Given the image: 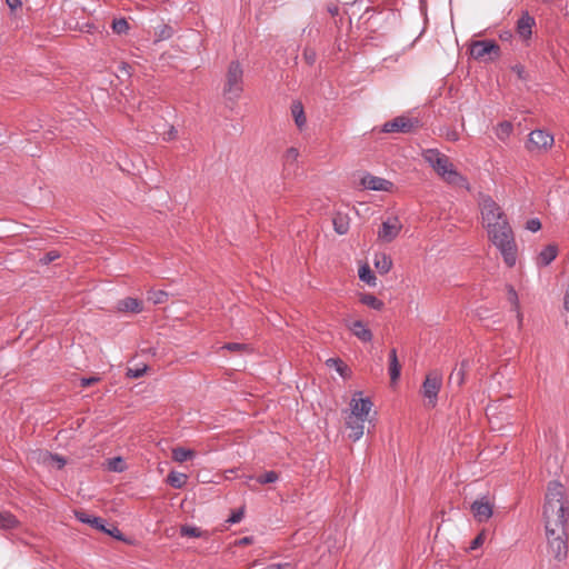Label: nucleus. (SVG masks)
<instances>
[{"instance_id": "46", "label": "nucleus", "mask_w": 569, "mask_h": 569, "mask_svg": "<svg viewBox=\"0 0 569 569\" xmlns=\"http://www.w3.org/2000/svg\"><path fill=\"white\" fill-rule=\"evenodd\" d=\"M485 541V535L483 533H480L472 541H471V545H470V549L471 550H475L477 548H479Z\"/></svg>"}, {"instance_id": "9", "label": "nucleus", "mask_w": 569, "mask_h": 569, "mask_svg": "<svg viewBox=\"0 0 569 569\" xmlns=\"http://www.w3.org/2000/svg\"><path fill=\"white\" fill-rule=\"evenodd\" d=\"M553 143V136L548 131L537 129L529 133L527 149L530 152L547 150Z\"/></svg>"}, {"instance_id": "43", "label": "nucleus", "mask_w": 569, "mask_h": 569, "mask_svg": "<svg viewBox=\"0 0 569 569\" xmlns=\"http://www.w3.org/2000/svg\"><path fill=\"white\" fill-rule=\"evenodd\" d=\"M101 531L118 539V540H123V536H122L121 531L116 526H111L110 528H107L104 526V530H101Z\"/></svg>"}, {"instance_id": "3", "label": "nucleus", "mask_w": 569, "mask_h": 569, "mask_svg": "<svg viewBox=\"0 0 569 569\" xmlns=\"http://www.w3.org/2000/svg\"><path fill=\"white\" fill-rule=\"evenodd\" d=\"M243 91V68L239 61H231L226 73L222 93L227 101L237 102Z\"/></svg>"}, {"instance_id": "52", "label": "nucleus", "mask_w": 569, "mask_h": 569, "mask_svg": "<svg viewBox=\"0 0 569 569\" xmlns=\"http://www.w3.org/2000/svg\"><path fill=\"white\" fill-rule=\"evenodd\" d=\"M6 2L11 9H16L21 6L20 0H6Z\"/></svg>"}, {"instance_id": "38", "label": "nucleus", "mask_w": 569, "mask_h": 569, "mask_svg": "<svg viewBox=\"0 0 569 569\" xmlns=\"http://www.w3.org/2000/svg\"><path fill=\"white\" fill-rule=\"evenodd\" d=\"M202 530L198 527H192V526H183L181 528V535L182 536H188V537H193V538H199L202 536Z\"/></svg>"}, {"instance_id": "8", "label": "nucleus", "mask_w": 569, "mask_h": 569, "mask_svg": "<svg viewBox=\"0 0 569 569\" xmlns=\"http://www.w3.org/2000/svg\"><path fill=\"white\" fill-rule=\"evenodd\" d=\"M419 121L405 116L396 117L395 119L383 123L381 131L386 133L402 132L409 133L417 128Z\"/></svg>"}, {"instance_id": "35", "label": "nucleus", "mask_w": 569, "mask_h": 569, "mask_svg": "<svg viewBox=\"0 0 569 569\" xmlns=\"http://www.w3.org/2000/svg\"><path fill=\"white\" fill-rule=\"evenodd\" d=\"M112 30L118 34H123L129 30L128 21L123 18L114 19L112 22Z\"/></svg>"}, {"instance_id": "14", "label": "nucleus", "mask_w": 569, "mask_h": 569, "mask_svg": "<svg viewBox=\"0 0 569 569\" xmlns=\"http://www.w3.org/2000/svg\"><path fill=\"white\" fill-rule=\"evenodd\" d=\"M535 24V18L531 17L528 12H525L517 21V33L521 39L528 40L531 37L532 28Z\"/></svg>"}, {"instance_id": "13", "label": "nucleus", "mask_w": 569, "mask_h": 569, "mask_svg": "<svg viewBox=\"0 0 569 569\" xmlns=\"http://www.w3.org/2000/svg\"><path fill=\"white\" fill-rule=\"evenodd\" d=\"M372 409V402L369 398L352 399L351 401V417L367 420Z\"/></svg>"}, {"instance_id": "55", "label": "nucleus", "mask_w": 569, "mask_h": 569, "mask_svg": "<svg viewBox=\"0 0 569 569\" xmlns=\"http://www.w3.org/2000/svg\"><path fill=\"white\" fill-rule=\"evenodd\" d=\"M241 542H243V543L248 542V538H243V539L241 540Z\"/></svg>"}, {"instance_id": "15", "label": "nucleus", "mask_w": 569, "mask_h": 569, "mask_svg": "<svg viewBox=\"0 0 569 569\" xmlns=\"http://www.w3.org/2000/svg\"><path fill=\"white\" fill-rule=\"evenodd\" d=\"M350 331L362 342L372 340V332L361 320H356L349 326Z\"/></svg>"}, {"instance_id": "2", "label": "nucleus", "mask_w": 569, "mask_h": 569, "mask_svg": "<svg viewBox=\"0 0 569 569\" xmlns=\"http://www.w3.org/2000/svg\"><path fill=\"white\" fill-rule=\"evenodd\" d=\"M486 230L489 241L499 251L505 264L509 268L515 267L518 258V247L509 221L489 224V228Z\"/></svg>"}, {"instance_id": "17", "label": "nucleus", "mask_w": 569, "mask_h": 569, "mask_svg": "<svg viewBox=\"0 0 569 569\" xmlns=\"http://www.w3.org/2000/svg\"><path fill=\"white\" fill-rule=\"evenodd\" d=\"M365 421L366 420H361L355 417H350L349 420L347 421V426L351 430L349 437L353 441H358L363 436Z\"/></svg>"}, {"instance_id": "10", "label": "nucleus", "mask_w": 569, "mask_h": 569, "mask_svg": "<svg viewBox=\"0 0 569 569\" xmlns=\"http://www.w3.org/2000/svg\"><path fill=\"white\" fill-rule=\"evenodd\" d=\"M402 224L397 217H389L381 224L378 231V239L383 242H391L401 231Z\"/></svg>"}, {"instance_id": "50", "label": "nucleus", "mask_w": 569, "mask_h": 569, "mask_svg": "<svg viewBox=\"0 0 569 569\" xmlns=\"http://www.w3.org/2000/svg\"><path fill=\"white\" fill-rule=\"evenodd\" d=\"M97 381H99V378L98 377H90V378H82L81 379V387H89L93 383H96Z\"/></svg>"}, {"instance_id": "40", "label": "nucleus", "mask_w": 569, "mask_h": 569, "mask_svg": "<svg viewBox=\"0 0 569 569\" xmlns=\"http://www.w3.org/2000/svg\"><path fill=\"white\" fill-rule=\"evenodd\" d=\"M400 370H401V367H400L399 361L389 363V373H390V378L392 381H396L399 379Z\"/></svg>"}, {"instance_id": "29", "label": "nucleus", "mask_w": 569, "mask_h": 569, "mask_svg": "<svg viewBox=\"0 0 569 569\" xmlns=\"http://www.w3.org/2000/svg\"><path fill=\"white\" fill-rule=\"evenodd\" d=\"M359 279L370 287H375L377 284V278L368 264L359 268Z\"/></svg>"}, {"instance_id": "47", "label": "nucleus", "mask_w": 569, "mask_h": 569, "mask_svg": "<svg viewBox=\"0 0 569 569\" xmlns=\"http://www.w3.org/2000/svg\"><path fill=\"white\" fill-rule=\"evenodd\" d=\"M177 129L173 126H170L169 130L163 133V139L167 141H171L177 138Z\"/></svg>"}, {"instance_id": "20", "label": "nucleus", "mask_w": 569, "mask_h": 569, "mask_svg": "<svg viewBox=\"0 0 569 569\" xmlns=\"http://www.w3.org/2000/svg\"><path fill=\"white\" fill-rule=\"evenodd\" d=\"M118 309L120 311L139 313L142 311V303L136 298L128 297L118 302Z\"/></svg>"}, {"instance_id": "5", "label": "nucleus", "mask_w": 569, "mask_h": 569, "mask_svg": "<svg viewBox=\"0 0 569 569\" xmlns=\"http://www.w3.org/2000/svg\"><path fill=\"white\" fill-rule=\"evenodd\" d=\"M432 169L449 184L457 187L467 184L466 178L455 169L446 154L440 159L439 164L433 166Z\"/></svg>"}, {"instance_id": "31", "label": "nucleus", "mask_w": 569, "mask_h": 569, "mask_svg": "<svg viewBox=\"0 0 569 569\" xmlns=\"http://www.w3.org/2000/svg\"><path fill=\"white\" fill-rule=\"evenodd\" d=\"M423 159L431 168L433 166L439 164L440 159L445 156L443 153L439 152L437 149H427L423 151Z\"/></svg>"}, {"instance_id": "39", "label": "nucleus", "mask_w": 569, "mask_h": 569, "mask_svg": "<svg viewBox=\"0 0 569 569\" xmlns=\"http://www.w3.org/2000/svg\"><path fill=\"white\" fill-rule=\"evenodd\" d=\"M222 350H229V351H234V352H239V351H243L246 349H248V345H244V343H238V342H229V343H226L221 347Z\"/></svg>"}, {"instance_id": "30", "label": "nucleus", "mask_w": 569, "mask_h": 569, "mask_svg": "<svg viewBox=\"0 0 569 569\" xmlns=\"http://www.w3.org/2000/svg\"><path fill=\"white\" fill-rule=\"evenodd\" d=\"M508 301L511 303L513 310L517 312L519 323L522 321V315L519 310V298L518 293L512 286H507Z\"/></svg>"}, {"instance_id": "48", "label": "nucleus", "mask_w": 569, "mask_h": 569, "mask_svg": "<svg viewBox=\"0 0 569 569\" xmlns=\"http://www.w3.org/2000/svg\"><path fill=\"white\" fill-rule=\"evenodd\" d=\"M242 517H243V512H242V511H240V510H239V511H236V512H233V513L228 518L227 522L232 523V525H233V523H238V522H240V521H241Z\"/></svg>"}, {"instance_id": "22", "label": "nucleus", "mask_w": 569, "mask_h": 569, "mask_svg": "<svg viewBox=\"0 0 569 569\" xmlns=\"http://www.w3.org/2000/svg\"><path fill=\"white\" fill-rule=\"evenodd\" d=\"M375 267L381 274L388 273L392 267V260L386 253H377L375 256Z\"/></svg>"}, {"instance_id": "54", "label": "nucleus", "mask_w": 569, "mask_h": 569, "mask_svg": "<svg viewBox=\"0 0 569 569\" xmlns=\"http://www.w3.org/2000/svg\"><path fill=\"white\" fill-rule=\"evenodd\" d=\"M328 10H329V12H330L332 16L337 14V13H338V11H339L338 7H332V8L330 7Z\"/></svg>"}, {"instance_id": "18", "label": "nucleus", "mask_w": 569, "mask_h": 569, "mask_svg": "<svg viewBox=\"0 0 569 569\" xmlns=\"http://www.w3.org/2000/svg\"><path fill=\"white\" fill-rule=\"evenodd\" d=\"M468 367H469L468 360L461 361L460 367L456 368L450 373V376H449V385H451V386L455 385L458 388L461 387V385L465 381V375L467 372Z\"/></svg>"}, {"instance_id": "26", "label": "nucleus", "mask_w": 569, "mask_h": 569, "mask_svg": "<svg viewBox=\"0 0 569 569\" xmlns=\"http://www.w3.org/2000/svg\"><path fill=\"white\" fill-rule=\"evenodd\" d=\"M512 123L509 121H503L498 123V126L495 129V133L499 140L506 141L512 133Z\"/></svg>"}, {"instance_id": "49", "label": "nucleus", "mask_w": 569, "mask_h": 569, "mask_svg": "<svg viewBox=\"0 0 569 569\" xmlns=\"http://www.w3.org/2000/svg\"><path fill=\"white\" fill-rule=\"evenodd\" d=\"M512 71L520 78V79H526V70H525V67L522 64H515L512 67Z\"/></svg>"}, {"instance_id": "44", "label": "nucleus", "mask_w": 569, "mask_h": 569, "mask_svg": "<svg viewBox=\"0 0 569 569\" xmlns=\"http://www.w3.org/2000/svg\"><path fill=\"white\" fill-rule=\"evenodd\" d=\"M526 228L531 232H537L541 228V222L537 218H532L527 221Z\"/></svg>"}, {"instance_id": "25", "label": "nucleus", "mask_w": 569, "mask_h": 569, "mask_svg": "<svg viewBox=\"0 0 569 569\" xmlns=\"http://www.w3.org/2000/svg\"><path fill=\"white\" fill-rule=\"evenodd\" d=\"M187 475L182 472L171 471L168 475L167 482L176 489L182 488L187 483Z\"/></svg>"}, {"instance_id": "1", "label": "nucleus", "mask_w": 569, "mask_h": 569, "mask_svg": "<svg viewBox=\"0 0 569 569\" xmlns=\"http://www.w3.org/2000/svg\"><path fill=\"white\" fill-rule=\"evenodd\" d=\"M567 515L565 488L560 482L551 481L546 492L543 518L549 552L559 561L567 557L568 551Z\"/></svg>"}, {"instance_id": "37", "label": "nucleus", "mask_w": 569, "mask_h": 569, "mask_svg": "<svg viewBox=\"0 0 569 569\" xmlns=\"http://www.w3.org/2000/svg\"><path fill=\"white\" fill-rule=\"evenodd\" d=\"M167 292L158 290L151 291L148 295V300L152 301L154 305L163 303L167 300Z\"/></svg>"}, {"instance_id": "51", "label": "nucleus", "mask_w": 569, "mask_h": 569, "mask_svg": "<svg viewBox=\"0 0 569 569\" xmlns=\"http://www.w3.org/2000/svg\"><path fill=\"white\" fill-rule=\"evenodd\" d=\"M50 459L57 462L59 469H61L66 465V460L58 455H50Z\"/></svg>"}, {"instance_id": "34", "label": "nucleus", "mask_w": 569, "mask_h": 569, "mask_svg": "<svg viewBox=\"0 0 569 569\" xmlns=\"http://www.w3.org/2000/svg\"><path fill=\"white\" fill-rule=\"evenodd\" d=\"M279 479V475L276 471H267L256 478L260 485L273 483Z\"/></svg>"}, {"instance_id": "53", "label": "nucleus", "mask_w": 569, "mask_h": 569, "mask_svg": "<svg viewBox=\"0 0 569 569\" xmlns=\"http://www.w3.org/2000/svg\"><path fill=\"white\" fill-rule=\"evenodd\" d=\"M389 360H390V362H396V361H398V358H397V350H396V349H391V350H390Z\"/></svg>"}, {"instance_id": "19", "label": "nucleus", "mask_w": 569, "mask_h": 569, "mask_svg": "<svg viewBox=\"0 0 569 569\" xmlns=\"http://www.w3.org/2000/svg\"><path fill=\"white\" fill-rule=\"evenodd\" d=\"M291 114L296 126L299 130H302L307 124L303 106L300 101H293L291 104Z\"/></svg>"}, {"instance_id": "11", "label": "nucleus", "mask_w": 569, "mask_h": 569, "mask_svg": "<svg viewBox=\"0 0 569 569\" xmlns=\"http://www.w3.org/2000/svg\"><path fill=\"white\" fill-rule=\"evenodd\" d=\"M470 510L478 522H486L492 516L493 506L486 497H482L471 503Z\"/></svg>"}, {"instance_id": "12", "label": "nucleus", "mask_w": 569, "mask_h": 569, "mask_svg": "<svg viewBox=\"0 0 569 569\" xmlns=\"http://www.w3.org/2000/svg\"><path fill=\"white\" fill-rule=\"evenodd\" d=\"M361 184L365 189L373 191H390L393 186L391 181L372 174L363 176Z\"/></svg>"}, {"instance_id": "23", "label": "nucleus", "mask_w": 569, "mask_h": 569, "mask_svg": "<svg viewBox=\"0 0 569 569\" xmlns=\"http://www.w3.org/2000/svg\"><path fill=\"white\" fill-rule=\"evenodd\" d=\"M326 365L330 368H335L336 371L342 377V378H349L351 375V370L347 365L343 363L342 360L339 358H329L326 361Z\"/></svg>"}, {"instance_id": "41", "label": "nucleus", "mask_w": 569, "mask_h": 569, "mask_svg": "<svg viewBox=\"0 0 569 569\" xmlns=\"http://www.w3.org/2000/svg\"><path fill=\"white\" fill-rule=\"evenodd\" d=\"M302 56H303L305 61H306L309 66H312V64L316 62V60H317V53H316V51H315L313 49H311V48H306V49L303 50V54H302Z\"/></svg>"}, {"instance_id": "16", "label": "nucleus", "mask_w": 569, "mask_h": 569, "mask_svg": "<svg viewBox=\"0 0 569 569\" xmlns=\"http://www.w3.org/2000/svg\"><path fill=\"white\" fill-rule=\"evenodd\" d=\"M76 518L80 522L90 525L92 528L99 531L104 530V520L100 517L89 515L86 511H76Z\"/></svg>"}, {"instance_id": "24", "label": "nucleus", "mask_w": 569, "mask_h": 569, "mask_svg": "<svg viewBox=\"0 0 569 569\" xmlns=\"http://www.w3.org/2000/svg\"><path fill=\"white\" fill-rule=\"evenodd\" d=\"M332 223L338 234H346L349 230V219L345 214L337 213L332 219Z\"/></svg>"}, {"instance_id": "6", "label": "nucleus", "mask_w": 569, "mask_h": 569, "mask_svg": "<svg viewBox=\"0 0 569 569\" xmlns=\"http://www.w3.org/2000/svg\"><path fill=\"white\" fill-rule=\"evenodd\" d=\"M441 386L442 378L438 372L429 373L422 383V395L431 407L437 405L438 393Z\"/></svg>"}, {"instance_id": "27", "label": "nucleus", "mask_w": 569, "mask_h": 569, "mask_svg": "<svg viewBox=\"0 0 569 569\" xmlns=\"http://www.w3.org/2000/svg\"><path fill=\"white\" fill-rule=\"evenodd\" d=\"M298 157H299L298 149L295 147L289 148L283 156L284 170L290 171L295 167V164L298 160Z\"/></svg>"}, {"instance_id": "45", "label": "nucleus", "mask_w": 569, "mask_h": 569, "mask_svg": "<svg viewBox=\"0 0 569 569\" xmlns=\"http://www.w3.org/2000/svg\"><path fill=\"white\" fill-rule=\"evenodd\" d=\"M57 258H59V253L57 251H49L40 259V261L47 264L54 261Z\"/></svg>"}, {"instance_id": "42", "label": "nucleus", "mask_w": 569, "mask_h": 569, "mask_svg": "<svg viewBox=\"0 0 569 569\" xmlns=\"http://www.w3.org/2000/svg\"><path fill=\"white\" fill-rule=\"evenodd\" d=\"M147 371V366H143L142 368H129L128 371H127V376L129 378H140L144 375V372Z\"/></svg>"}, {"instance_id": "7", "label": "nucleus", "mask_w": 569, "mask_h": 569, "mask_svg": "<svg viewBox=\"0 0 569 569\" xmlns=\"http://www.w3.org/2000/svg\"><path fill=\"white\" fill-rule=\"evenodd\" d=\"M470 53L477 60L483 59L486 56H489V60H493L499 57L500 48L495 41L478 40L471 43Z\"/></svg>"}, {"instance_id": "28", "label": "nucleus", "mask_w": 569, "mask_h": 569, "mask_svg": "<svg viewBox=\"0 0 569 569\" xmlns=\"http://www.w3.org/2000/svg\"><path fill=\"white\" fill-rule=\"evenodd\" d=\"M194 456V451L183 447L172 449V459L177 462H184Z\"/></svg>"}, {"instance_id": "21", "label": "nucleus", "mask_w": 569, "mask_h": 569, "mask_svg": "<svg viewBox=\"0 0 569 569\" xmlns=\"http://www.w3.org/2000/svg\"><path fill=\"white\" fill-rule=\"evenodd\" d=\"M557 253H558L557 247L553 244H548L539 253L537 263L539 266L546 267V266L550 264L556 259Z\"/></svg>"}, {"instance_id": "32", "label": "nucleus", "mask_w": 569, "mask_h": 569, "mask_svg": "<svg viewBox=\"0 0 569 569\" xmlns=\"http://www.w3.org/2000/svg\"><path fill=\"white\" fill-rule=\"evenodd\" d=\"M360 301L375 310H381L383 307V302L370 293L363 295Z\"/></svg>"}, {"instance_id": "36", "label": "nucleus", "mask_w": 569, "mask_h": 569, "mask_svg": "<svg viewBox=\"0 0 569 569\" xmlns=\"http://www.w3.org/2000/svg\"><path fill=\"white\" fill-rule=\"evenodd\" d=\"M124 461L121 457L112 458L108 461V469L114 472H121L124 470Z\"/></svg>"}, {"instance_id": "4", "label": "nucleus", "mask_w": 569, "mask_h": 569, "mask_svg": "<svg viewBox=\"0 0 569 569\" xmlns=\"http://www.w3.org/2000/svg\"><path fill=\"white\" fill-rule=\"evenodd\" d=\"M482 224L487 229L489 224L502 223L508 221L507 216L502 208L489 194H479L478 200Z\"/></svg>"}, {"instance_id": "33", "label": "nucleus", "mask_w": 569, "mask_h": 569, "mask_svg": "<svg viewBox=\"0 0 569 569\" xmlns=\"http://www.w3.org/2000/svg\"><path fill=\"white\" fill-rule=\"evenodd\" d=\"M18 520L17 518L11 513H0V526L6 529H11L17 527Z\"/></svg>"}]
</instances>
